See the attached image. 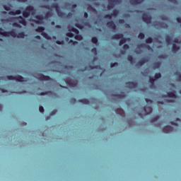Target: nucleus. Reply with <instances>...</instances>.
Returning a JSON list of instances; mask_svg holds the SVG:
<instances>
[{
    "instance_id": "1",
    "label": "nucleus",
    "mask_w": 181,
    "mask_h": 181,
    "mask_svg": "<svg viewBox=\"0 0 181 181\" xmlns=\"http://www.w3.org/2000/svg\"><path fill=\"white\" fill-rule=\"evenodd\" d=\"M36 10L33 6H28L25 8V11H23V18H29L30 15H35Z\"/></svg>"
},
{
    "instance_id": "2",
    "label": "nucleus",
    "mask_w": 181,
    "mask_h": 181,
    "mask_svg": "<svg viewBox=\"0 0 181 181\" xmlns=\"http://www.w3.org/2000/svg\"><path fill=\"white\" fill-rule=\"evenodd\" d=\"M0 35H2V36H5L6 37H8V36H12V37H16L17 35L16 31L15 30H12L11 31H4V29L0 28Z\"/></svg>"
},
{
    "instance_id": "3",
    "label": "nucleus",
    "mask_w": 181,
    "mask_h": 181,
    "mask_svg": "<svg viewBox=\"0 0 181 181\" xmlns=\"http://www.w3.org/2000/svg\"><path fill=\"white\" fill-rule=\"evenodd\" d=\"M6 78L8 80H16V81H21V83H23V81H26L25 78L21 75H17L16 76H7Z\"/></svg>"
},
{
    "instance_id": "4",
    "label": "nucleus",
    "mask_w": 181,
    "mask_h": 181,
    "mask_svg": "<svg viewBox=\"0 0 181 181\" xmlns=\"http://www.w3.org/2000/svg\"><path fill=\"white\" fill-rule=\"evenodd\" d=\"M37 78L40 81H53V79L50 76H45L42 74L37 75Z\"/></svg>"
},
{
    "instance_id": "5",
    "label": "nucleus",
    "mask_w": 181,
    "mask_h": 181,
    "mask_svg": "<svg viewBox=\"0 0 181 181\" xmlns=\"http://www.w3.org/2000/svg\"><path fill=\"white\" fill-rule=\"evenodd\" d=\"M142 20L145 23H152V17L147 13H144L141 16Z\"/></svg>"
},
{
    "instance_id": "6",
    "label": "nucleus",
    "mask_w": 181,
    "mask_h": 181,
    "mask_svg": "<svg viewBox=\"0 0 181 181\" xmlns=\"http://www.w3.org/2000/svg\"><path fill=\"white\" fill-rule=\"evenodd\" d=\"M65 81L69 87H77V81H75L73 79L66 78Z\"/></svg>"
},
{
    "instance_id": "7",
    "label": "nucleus",
    "mask_w": 181,
    "mask_h": 181,
    "mask_svg": "<svg viewBox=\"0 0 181 181\" xmlns=\"http://www.w3.org/2000/svg\"><path fill=\"white\" fill-rule=\"evenodd\" d=\"M173 131H175V129L172 126H166L163 128V132L164 134H169L173 132Z\"/></svg>"
},
{
    "instance_id": "8",
    "label": "nucleus",
    "mask_w": 181,
    "mask_h": 181,
    "mask_svg": "<svg viewBox=\"0 0 181 181\" xmlns=\"http://www.w3.org/2000/svg\"><path fill=\"white\" fill-rule=\"evenodd\" d=\"M15 19L18 21V22L20 23L21 25H23V26H26V25H28L26 20H25V18H23V17L21 16L16 17Z\"/></svg>"
},
{
    "instance_id": "9",
    "label": "nucleus",
    "mask_w": 181,
    "mask_h": 181,
    "mask_svg": "<svg viewBox=\"0 0 181 181\" xmlns=\"http://www.w3.org/2000/svg\"><path fill=\"white\" fill-rule=\"evenodd\" d=\"M126 86L128 88H136L138 83L136 82H127Z\"/></svg>"
},
{
    "instance_id": "10",
    "label": "nucleus",
    "mask_w": 181,
    "mask_h": 181,
    "mask_svg": "<svg viewBox=\"0 0 181 181\" xmlns=\"http://www.w3.org/2000/svg\"><path fill=\"white\" fill-rule=\"evenodd\" d=\"M107 28H110V29H112L113 30H115L117 29V25H115V23H114L113 21L107 22Z\"/></svg>"
},
{
    "instance_id": "11",
    "label": "nucleus",
    "mask_w": 181,
    "mask_h": 181,
    "mask_svg": "<svg viewBox=\"0 0 181 181\" xmlns=\"http://www.w3.org/2000/svg\"><path fill=\"white\" fill-rule=\"evenodd\" d=\"M35 18L37 20H33V22H35V23L39 24V23H43V16H42L37 15V16H35Z\"/></svg>"
},
{
    "instance_id": "12",
    "label": "nucleus",
    "mask_w": 181,
    "mask_h": 181,
    "mask_svg": "<svg viewBox=\"0 0 181 181\" xmlns=\"http://www.w3.org/2000/svg\"><path fill=\"white\" fill-rule=\"evenodd\" d=\"M122 37H124V35H122V33L115 34L112 36V39H114L115 40H118V39H122Z\"/></svg>"
},
{
    "instance_id": "13",
    "label": "nucleus",
    "mask_w": 181,
    "mask_h": 181,
    "mask_svg": "<svg viewBox=\"0 0 181 181\" xmlns=\"http://www.w3.org/2000/svg\"><path fill=\"white\" fill-rule=\"evenodd\" d=\"M147 62H148V59H143L139 61V62L136 63V66L141 67V66H144V64H145V63H147Z\"/></svg>"
},
{
    "instance_id": "14",
    "label": "nucleus",
    "mask_w": 181,
    "mask_h": 181,
    "mask_svg": "<svg viewBox=\"0 0 181 181\" xmlns=\"http://www.w3.org/2000/svg\"><path fill=\"white\" fill-rule=\"evenodd\" d=\"M144 112H146V115H148V114H151L152 112V107L151 106H146L144 108Z\"/></svg>"
},
{
    "instance_id": "15",
    "label": "nucleus",
    "mask_w": 181,
    "mask_h": 181,
    "mask_svg": "<svg viewBox=\"0 0 181 181\" xmlns=\"http://www.w3.org/2000/svg\"><path fill=\"white\" fill-rule=\"evenodd\" d=\"M144 0H130V4L132 5H139V4H142Z\"/></svg>"
},
{
    "instance_id": "16",
    "label": "nucleus",
    "mask_w": 181,
    "mask_h": 181,
    "mask_svg": "<svg viewBox=\"0 0 181 181\" xmlns=\"http://www.w3.org/2000/svg\"><path fill=\"white\" fill-rule=\"evenodd\" d=\"M22 13V11L21 10H16V11H9L8 14L11 16H15V15H21Z\"/></svg>"
},
{
    "instance_id": "17",
    "label": "nucleus",
    "mask_w": 181,
    "mask_h": 181,
    "mask_svg": "<svg viewBox=\"0 0 181 181\" xmlns=\"http://www.w3.org/2000/svg\"><path fill=\"white\" fill-rule=\"evenodd\" d=\"M117 114H119V115H122V117H124L125 115V112H124V110L121 108H117L116 110Z\"/></svg>"
},
{
    "instance_id": "18",
    "label": "nucleus",
    "mask_w": 181,
    "mask_h": 181,
    "mask_svg": "<svg viewBox=\"0 0 181 181\" xmlns=\"http://www.w3.org/2000/svg\"><path fill=\"white\" fill-rule=\"evenodd\" d=\"M110 4L107 6V9H112L114 8V2L115 0H109Z\"/></svg>"
},
{
    "instance_id": "19",
    "label": "nucleus",
    "mask_w": 181,
    "mask_h": 181,
    "mask_svg": "<svg viewBox=\"0 0 181 181\" xmlns=\"http://www.w3.org/2000/svg\"><path fill=\"white\" fill-rule=\"evenodd\" d=\"M180 49V47L177 45H176V44H173V52L174 53H176V52H179V50Z\"/></svg>"
},
{
    "instance_id": "20",
    "label": "nucleus",
    "mask_w": 181,
    "mask_h": 181,
    "mask_svg": "<svg viewBox=\"0 0 181 181\" xmlns=\"http://www.w3.org/2000/svg\"><path fill=\"white\" fill-rule=\"evenodd\" d=\"M56 12L59 18H64V16H66L64 13L60 11V8L58 9Z\"/></svg>"
},
{
    "instance_id": "21",
    "label": "nucleus",
    "mask_w": 181,
    "mask_h": 181,
    "mask_svg": "<svg viewBox=\"0 0 181 181\" xmlns=\"http://www.w3.org/2000/svg\"><path fill=\"white\" fill-rule=\"evenodd\" d=\"M35 32H38L39 33H43L45 32V27L39 26L37 29H35Z\"/></svg>"
},
{
    "instance_id": "22",
    "label": "nucleus",
    "mask_w": 181,
    "mask_h": 181,
    "mask_svg": "<svg viewBox=\"0 0 181 181\" xmlns=\"http://www.w3.org/2000/svg\"><path fill=\"white\" fill-rule=\"evenodd\" d=\"M51 8H52L53 9H55L56 11L60 9V7H59V4L57 3L52 4L51 6Z\"/></svg>"
},
{
    "instance_id": "23",
    "label": "nucleus",
    "mask_w": 181,
    "mask_h": 181,
    "mask_svg": "<svg viewBox=\"0 0 181 181\" xmlns=\"http://www.w3.org/2000/svg\"><path fill=\"white\" fill-rule=\"evenodd\" d=\"M42 36H43V37H45V39H47V40H52V37H50L49 35V34L46 33H42Z\"/></svg>"
},
{
    "instance_id": "24",
    "label": "nucleus",
    "mask_w": 181,
    "mask_h": 181,
    "mask_svg": "<svg viewBox=\"0 0 181 181\" xmlns=\"http://www.w3.org/2000/svg\"><path fill=\"white\" fill-rule=\"evenodd\" d=\"M165 42H166L167 45H171V43H172V38L170 37V36L167 35L165 37Z\"/></svg>"
},
{
    "instance_id": "25",
    "label": "nucleus",
    "mask_w": 181,
    "mask_h": 181,
    "mask_svg": "<svg viewBox=\"0 0 181 181\" xmlns=\"http://www.w3.org/2000/svg\"><path fill=\"white\" fill-rule=\"evenodd\" d=\"M168 96L170 98H176V93L175 92H169L168 93Z\"/></svg>"
},
{
    "instance_id": "26",
    "label": "nucleus",
    "mask_w": 181,
    "mask_h": 181,
    "mask_svg": "<svg viewBox=\"0 0 181 181\" xmlns=\"http://www.w3.org/2000/svg\"><path fill=\"white\" fill-rule=\"evenodd\" d=\"M127 60H128L129 62H130V63H131L132 64H133V63H135V59H134V57H133L132 56H131V55H129V56L127 57Z\"/></svg>"
},
{
    "instance_id": "27",
    "label": "nucleus",
    "mask_w": 181,
    "mask_h": 181,
    "mask_svg": "<svg viewBox=\"0 0 181 181\" xmlns=\"http://www.w3.org/2000/svg\"><path fill=\"white\" fill-rule=\"evenodd\" d=\"M160 62H155L153 65V69H159V67H160Z\"/></svg>"
},
{
    "instance_id": "28",
    "label": "nucleus",
    "mask_w": 181,
    "mask_h": 181,
    "mask_svg": "<svg viewBox=\"0 0 181 181\" xmlns=\"http://www.w3.org/2000/svg\"><path fill=\"white\" fill-rule=\"evenodd\" d=\"M79 103H82V104H86V105H88V104H90V101L87 99L79 100Z\"/></svg>"
},
{
    "instance_id": "29",
    "label": "nucleus",
    "mask_w": 181,
    "mask_h": 181,
    "mask_svg": "<svg viewBox=\"0 0 181 181\" xmlns=\"http://www.w3.org/2000/svg\"><path fill=\"white\" fill-rule=\"evenodd\" d=\"M124 43H127V40L124 37L120 38L119 42V46H122Z\"/></svg>"
},
{
    "instance_id": "30",
    "label": "nucleus",
    "mask_w": 181,
    "mask_h": 181,
    "mask_svg": "<svg viewBox=\"0 0 181 181\" xmlns=\"http://www.w3.org/2000/svg\"><path fill=\"white\" fill-rule=\"evenodd\" d=\"M18 37V39L19 38L23 39V37H25V33H23V32L18 33L17 34V37Z\"/></svg>"
},
{
    "instance_id": "31",
    "label": "nucleus",
    "mask_w": 181,
    "mask_h": 181,
    "mask_svg": "<svg viewBox=\"0 0 181 181\" xmlns=\"http://www.w3.org/2000/svg\"><path fill=\"white\" fill-rule=\"evenodd\" d=\"M118 13H119V11L118 10L115 9L112 11V13H111L112 16H118Z\"/></svg>"
},
{
    "instance_id": "32",
    "label": "nucleus",
    "mask_w": 181,
    "mask_h": 181,
    "mask_svg": "<svg viewBox=\"0 0 181 181\" xmlns=\"http://www.w3.org/2000/svg\"><path fill=\"white\" fill-rule=\"evenodd\" d=\"M91 40L92 42L94 43V45H97V43H98V39L97 38V37H93Z\"/></svg>"
},
{
    "instance_id": "33",
    "label": "nucleus",
    "mask_w": 181,
    "mask_h": 181,
    "mask_svg": "<svg viewBox=\"0 0 181 181\" xmlns=\"http://www.w3.org/2000/svg\"><path fill=\"white\" fill-rule=\"evenodd\" d=\"M175 76H177V81H181V74L180 72H176Z\"/></svg>"
},
{
    "instance_id": "34",
    "label": "nucleus",
    "mask_w": 181,
    "mask_h": 181,
    "mask_svg": "<svg viewBox=\"0 0 181 181\" xmlns=\"http://www.w3.org/2000/svg\"><path fill=\"white\" fill-rule=\"evenodd\" d=\"M75 39H76V40H83V36H81L78 34H76L75 35Z\"/></svg>"
},
{
    "instance_id": "35",
    "label": "nucleus",
    "mask_w": 181,
    "mask_h": 181,
    "mask_svg": "<svg viewBox=\"0 0 181 181\" xmlns=\"http://www.w3.org/2000/svg\"><path fill=\"white\" fill-rule=\"evenodd\" d=\"M139 39H141V40L145 39V34L143 33H140L138 35Z\"/></svg>"
},
{
    "instance_id": "36",
    "label": "nucleus",
    "mask_w": 181,
    "mask_h": 181,
    "mask_svg": "<svg viewBox=\"0 0 181 181\" xmlns=\"http://www.w3.org/2000/svg\"><path fill=\"white\" fill-rule=\"evenodd\" d=\"M162 77V74L160 73H156L155 74L154 78L155 80H158V78H160Z\"/></svg>"
},
{
    "instance_id": "37",
    "label": "nucleus",
    "mask_w": 181,
    "mask_h": 181,
    "mask_svg": "<svg viewBox=\"0 0 181 181\" xmlns=\"http://www.w3.org/2000/svg\"><path fill=\"white\" fill-rule=\"evenodd\" d=\"M149 82L151 86H155V78L150 77Z\"/></svg>"
},
{
    "instance_id": "38",
    "label": "nucleus",
    "mask_w": 181,
    "mask_h": 181,
    "mask_svg": "<svg viewBox=\"0 0 181 181\" xmlns=\"http://www.w3.org/2000/svg\"><path fill=\"white\" fill-rule=\"evenodd\" d=\"M114 97H116L117 98H122V97H125V93H122V95H119V94L114 95Z\"/></svg>"
},
{
    "instance_id": "39",
    "label": "nucleus",
    "mask_w": 181,
    "mask_h": 181,
    "mask_svg": "<svg viewBox=\"0 0 181 181\" xmlns=\"http://www.w3.org/2000/svg\"><path fill=\"white\" fill-rule=\"evenodd\" d=\"M105 19H112V14H106L104 16Z\"/></svg>"
},
{
    "instance_id": "40",
    "label": "nucleus",
    "mask_w": 181,
    "mask_h": 181,
    "mask_svg": "<svg viewBox=\"0 0 181 181\" xmlns=\"http://www.w3.org/2000/svg\"><path fill=\"white\" fill-rule=\"evenodd\" d=\"M152 42H153V39H152V37H148L146 40V43H152Z\"/></svg>"
},
{
    "instance_id": "41",
    "label": "nucleus",
    "mask_w": 181,
    "mask_h": 181,
    "mask_svg": "<svg viewBox=\"0 0 181 181\" xmlns=\"http://www.w3.org/2000/svg\"><path fill=\"white\" fill-rule=\"evenodd\" d=\"M72 32H74V33H76V35H78V33H80V31H78V30L77 28H72Z\"/></svg>"
},
{
    "instance_id": "42",
    "label": "nucleus",
    "mask_w": 181,
    "mask_h": 181,
    "mask_svg": "<svg viewBox=\"0 0 181 181\" xmlns=\"http://www.w3.org/2000/svg\"><path fill=\"white\" fill-rule=\"evenodd\" d=\"M52 17V12L47 11L45 13V18H51Z\"/></svg>"
},
{
    "instance_id": "43",
    "label": "nucleus",
    "mask_w": 181,
    "mask_h": 181,
    "mask_svg": "<svg viewBox=\"0 0 181 181\" xmlns=\"http://www.w3.org/2000/svg\"><path fill=\"white\" fill-rule=\"evenodd\" d=\"M66 36H68V37H74V34H73V33H66Z\"/></svg>"
},
{
    "instance_id": "44",
    "label": "nucleus",
    "mask_w": 181,
    "mask_h": 181,
    "mask_svg": "<svg viewBox=\"0 0 181 181\" xmlns=\"http://www.w3.org/2000/svg\"><path fill=\"white\" fill-rule=\"evenodd\" d=\"M13 26H14L15 28H22V25H21V24H19L18 23H14L13 24Z\"/></svg>"
},
{
    "instance_id": "45",
    "label": "nucleus",
    "mask_w": 181,
    "mask_h": 181,
    "mask_svg": "<svg viewBox=\"0 0 181 181\" xmlns=\"http://www.w3.org/2000/svg\"><path fill=\"white\" fill-rule=\"evenodd\" d=\"M75 26H76V28H78V29H83V26H82V25L80 24V23H76V24H75Z\"/></svg>"
},
{
    "instance_id": "46",
    "label": "nucleus",
    "mask_w": 181,
    "mask_h": 181,
    "mask_svg": "<svg viewBox=\"0 0 181 181\" xmlns=\"http://www.w3.org/2000/svg\"><path fill=\"white\" fill-rule=\"evenodd\" d=\"M123 49H124V50H128L129 49V45H128L127 44H125L123 46Z\"/></svg>"
},
{
    "instance_id": "47",
    "label": "nucleus",
    "mask_w": 181,
    "mask_h": 181,
    "mask_svg": "<svg viewBox=\"0 0 181 181\" xmlns=\"http://www.w3.org/2000/svg\"><path fill=\"white\" fill-rule=\"evenodd\" d=\"M146 102L147 103V104H152V103H153L152 100L148 98H146Z\"/></svg>"
},
{
    "instance_id": "48",
    "label": "nucleus",
    "mask_w": 181,
    "mask_h": 181,
    "mask_svg": "<svg viewBox=\"0 0 181 181\" xmlns=\"http://www.w3.org/2000/svg\"><path fill=\"white\" fill-rule=\"evenodd\" d=\"M92 53L97 54V48L94 47L91 49Z\"/></svg>"
},
{
    "instance_id": "49",
    "label": "nucleus",
    "mask_w": 181,
    "mask_h": 181,
    "mask_svg": "<svg viewBox=\"0 0 181 181\" xmlns=\"http://www.w3.org/2000/svg\"><path fill=\"white\" fill-rule=\"evenodd\" d=\"M159 119V116H156L154 118L152 119V122H156V121H158Z\"/></svg>"
},
{
    "instance_id": "50",
    "label": "nucleus",
    "mask_w": 181,
    "mask_h": 181,
    "mask_svg": "<svg viewBox=\"0 0 181 181\" xmlns=\"http://www.w3.org/2000/svg\"><path fill=\"white\" fill-rule=\"evenodd\" d=\"M73 29H74V27L71 25L68 26V30H69V32H73Z\"/></svg>"
},
{
    "instance_id": "51",
    "label": "nucleus",
    "mask_w": 181,
    "mask_h": 181,
    "mask_svg": "<svg viewBox=\"0 0 181 181\" xmlns=\"http://www.w3.org/2000/svg\"><path fill=\"white\" fill-rule=\"evenodd\" d=\"M145 46L147 47V49H151V47L149 45H146L145 44H141L139 45L140 47H144Z\"/></svg>"
},
{
    "instance_id": "52",
    "label": "nucleus",
    "mask_w": 181,
    "mask_h": 181,
    "mask_svg": "<svg viewBox=\"0 0 181 181\" xmlns=\"http://www.w3.org/2000/svg\"><path fill=\"white\" fill-rule=\"evenodd\" d=\"M55 43H57V45H63V43H64V42L63 40H62V41L57 40L55 42Z\"/></svg>"
},
{
    "instance_id": "53",
    "label": "nucleus",
    "mask_w": 181,
    "mask_h": 181,
    "mask_svg": "<svg viewBox=\"0 0 181 181\" xmlns=\"http://www.w3.org/2000/svg\"><path fill=\"white\" fill-rule=\"evenodd\" d=\"M119 23H120V25H124V23H125V20L119 19Z\"/></svg>"
},
{
    "instance_id": "54",
    "label": "nucleus",
    "mask_w": 181,
    "mask_h": 181,
    "mask_svg": "<svg viewBox=\"0 0 181 181\" xmlns=\"http://www.w3.org/2000/svg\"><path fill=\"white\" fill-rule=\"evenodd\" d=\"M118 64L117 62H114V63H111L110 64V67H115V66H117Z\"/></svg>"
},
{
    "instance_id": "55",
    "label": "nucleus",
    "mask_w": 181,
    "mask_h": 181,
    "mask_svg": "<svg viewBox=\"0 0 181 181\" xmlns=\"http://www.w3.org/2000/svg\"><path fill=\"white\" fill-rule=\"evenodd\" d=\"M39 111H40V112H45V108H43L42 106H40L39 107Z\"/></svg>"
},
{
    "instance_id": "56",
    "label": "nucleus",
    "mask_w": 181,
    "mask_h": 181,
    "mask_svg": "<svg viewBox=\"0 0 181 181\" xmlns=\"http://www.w3.org/2000/svg\"><path fill=\"white\" fill-rule=\"evenodd\" d=\"M5 11H11V7L10 6H4Z\"/></svg>"
},
{
    "instance_id": "57",
    "label": "nucleus",
    "mask_w": 181,
    "mask_h": 181,
    "mask_svg": "<svg viewBox=\"0 0 181 181\" xmlns=\"http://www.w3.org/2000/svg\"><path fill=\"white\" fill-rule=\"evenodd\" d=\"M88 9H91V11H95V8H94L91 5H89L88 6Z\"/></svg>"
},
{
    "instance_id": "58",
    "label": "nucleus",
    "mask_w": 181,
    "mask_h": 181,
    "mask_svg": "<svg viewBox=\"0 0 181 181\" xmlns=\"http://www.w3.org/2000/svg\"><path fill=\"white\" fill-rule=\"evenodd\" d=\"M42 8H45V9L50 10V6L49 5L42 6Z\"/></svg>"
},
{
    "instance_id": "59",
    "label": "nucleus",
    "mask_w": 181,
    "mask_h": 181,
    "mask_svg": "<svg viewBox=\"0 0 181 181\" xmlns=\"http://www.w3.org/2000/svg\"><path fill=\"white\" fill-rule=\"evenodd\" d=\"M173 43H179V39L177 38H175L173 40Z\"/></svg>"
},
{
    "instance_id": "60",
    "label": "nucleus",
    "mask_w": 181,
    "mask_h": 181,
    "mask_svg": "<svg viewBox=\"0 0 181 181\" xmlns=\"http://www.w3.org/2000/svg\"><path fill=\"white\" fill-rule=\"evenodd\" d=\"M71 16H73V13H69L66 16V18H71Z\"/></svg>"
},
{
    "instance_id": "61",
    "label": "nucleus",
    "mask_w": 181,
    "mask_h": 181,
    "mask_svg": "<svg viewBox=\"0 0 181 181\" xmlns=\"http://www.w3.org/2000/svg\"><path fill=\"white\" fill-rule=\"evenodd\" d=\"M83 18H85L86 19H87V18H88V13H87V12H85L83 13Z\"/></svg>"
},
{
    "instance_id": "62",
    "label": "nucleus",
    "mask_w": 181,
    "mask_h": 181,
    "mask_svg": "<svg viewBox=\"0 0 181 181\" xmlns=\"http://www.w3.org/2000/svg\"><path fill=\"white\" fill-rule=\"evenodd\" d=\"M169 2H172L173 4H177V0H168Z\"/></svg>"
},
{
    "instance_id": "63",
    "label": "nucleus",
    "mask_w": 181,
    "mask_h": 181,
    "mask_svg": "<svg viewBox=\"0 0 181 181\" xmlns=\"http://www.w3.org/2000/svg\"><path fill=\"white\" fill-rule=\"evenodd\" d=\"M56 112H57V110H54L51 112V115H54V114H56Z\"/></svg>"
},
{
    "instance_id": "64",
    "label": "nucleus",
    "mask_w": 181,
    "mask_h": 181,
    "mask_svg": "<svg viewBox=\"0 0 181 181\" xmlns=\"http://www.w3.org/2000/svg\"><path fill=\"white\" fill-rule=\"evenodd\" d=\"M71 103H77V100H76V99H74V98H72V99L71 100Z\"/></svg>"
}]
</instances>
